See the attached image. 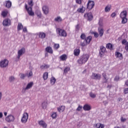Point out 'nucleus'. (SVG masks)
Instances as JSON below:
<instances>
[{
    "mask_svg": "<svg viewBox=\"0 0 128 128\" xmlns=\"http://www.w3.org/2000/svg\"><path fill=\"white\" fill-rule=\"evenodd\" d=\"M88 58H90V56L88 54H84L78 60V62L80 64H86L88 62Z\"/></svg>",
    "mask_w": 128,
    "mask_h": 128,
    "instance_id": "1",
    "label": "nucleus"
},
{
    "mask_svg": "<svg viewBox=\"0 0 128 128\" xmlns=\"http://www.w3.org/2000/svg\"><path fill=\"white\" fill-rule=\"evenodd\" d=\"M8 62H10L7 59L2 60L0 61V68H6L8 66Z\"/></svg>",
    "mask_w": 128,
    "mask_h": 128,
    "instance_id": "2",
    "label": "nucleus"
},
{
    "mask_svg": "<svg viewBox=\"0 0 128 128\" xmlns=\"http://www.w3.org/2000/svg\"><path fill=\"white\" fill-rule=\"evenodd\" d=\"M56 32H58L60 36H66V30L62 29H60V28H58L56 29Z\"/></svg>",
    "mask_w": 128,
    "mask_h": 128,
    "instance_id": "3",
    "label": "nucleus"
},
{
    "mask_svg": "<svg viewBox=\"0 0 128 128\" xmlns=\"http://www.w3.org/2000/svg\"><path fill=\"white\" fill-rule=\"evenodd\" d=\"M26 9V10L29 16H34V12H32V7L28 8V5L26 4L25 5Z\"/></svg>",
    "mask_w": 128,
    "mask_h": 128,
    "instance_id": "4",
    "label": "nucleus"
},
{
    "mask_svg": "<svg viewBox=\"0 0 128 128\" xmlns=\"http://www.w3.org/2000/svg\"><path fill=\"white\" fill-rule=\"evenodd\" d=\"M28 114L27 112H25L23 114V116L21 119V122L23 124H26V122H28Z\"/></svg>",
    "mask_w": 128,
    "mask_h": 128,
    "instance_id": "5",
    "label": "nucleus"
},
{
    "mask_svg": "<svg viewBox=\"0 0 128 128\" xmlns=\"http://www.w3.org/2000/svg\"><path fill=\"white\" fill-rule=\"evenodd\" d=\"M94 2L92 0H89L87 4V8L90 10H92V8H94Z\"/></svg>",
    "mask_w": 128,
    "mask_h": 128,
    "instance_id": "6",
    "label": "nucleus"
},
{
    "mask_svg": "<svg viewBox=\"0 0 128 128\" xmlns=\"http://www.w3.org/2000/svg\"><path fill=\"white\" fill-rule=\"evenodd\" d=\"M106 47L102 46H100V49L99 50V54L100 58L104 56V52H106Z\"/></svg>",
    "mask_w": 128,
    "mask_h": 128,
    "instance_id": "7",
    "label": "nucleus"
},
{
    "mask_svg": "<svg viewBox=\"0 0 128 128\" xmlns=\"http://www.w3.org/2000/svg\"><path fill=\"white\" fill-rule=\"evenodd\" d=\"M26 52V49L24 48H22L20 50H19L18 52V56L17 58L20 60V56L24 54Z\"/></svg>",
    "mask_w": 128,
    "mask_h": 128,
    "instance_id": "8",
    "label": "nucleus"
},
{
    "mask_svg": "<svg viewBox=\"0 0 128 128\" xmlns=\"http://www.w3.org/2000/svg\"><path fill=\"white\" fill-rule=\"evenodd\" d=\"M91 78L92 80H100V78H102V75L98 74L92 73Z\"/></svg>",
    "mask_w": 128,
    "mask_h": 128,
    "instance_id": "9",
    "label": "nucleus"
},
{
    "mask_svg": "<svg viewBox=\"0 0 128 128\" xmlns=\"http://www.w3.org/2000/svg\"><path fill=\"white\" fill-rule=\"evenodd\" d=\"M14 116L12 114H10L6 118V121L8 122H14Z\"/></svg>",
    "mask_w": 128,
    "mask_h": 128,
    "instance_id": "10",
    "label": "nucleus"
},
{
    "mask_svg": "<svg viewBox=\"0 0 128 128\" xmlns=\"http://www.w3.org/2000/svg\"><path fill=\"white\" fill-rule=\"evenodd\" d=\"M2 24L4 26H10V20L8 18L5 19L3 21Z\"/></svg>",
    "mask_w": 128,
    "mask_h": 128,
    "instance_id": "11",
    "label": "nucleus"
},
{
    "mask_svg": "<svg viewBox=\"0 0 128 128\" xmlns=\"http://www.w3.org/2000/svg\"><path fill=\"white\" fill-rule=\"evenodd\" d=\"M42 10L44 14H48V12H50V9L48 8V7L46 6H44L42 8Z\"/></svg>",
    "mask_w": 128,
    "mask_h": 128,
    "instance_id": "12",
    "label": "nucleus"
},
{
    "mask_svg": "<svg viewBox=\"0 0 128 128\" xmlns=\"http://www.w3.org/2000/svg\"><path fill=\"white\" fill-rule=\"evenodd\" d=\"M84 16L85 18L87 17L88 20H92L94 18V16H92V13H86L84 14Z\"/></svg>",
    "mask_w": 128,
    "mask_h": 128,
    "instance_id": "13",
    "label": "nucleus"
},
{
    "mask_svg": "<svg viewBox=\"0 0 128 128\" xmlns=\"http://www.w3.org/2000/svg\"><path fill=\"white\" fill-rule=\"evenodd\" d=\"M38 124L40 126H42V128H46L48 126V124H46V122H44V121L42 120H41L38 122Z\"/></svg>",
    "mask_w": 128,
    "mask_h": 128,
    "instance_id": "14",
    "label": "nucleus"
},
{
    "mask_svg": "<svg viewBox=\"0 0 128 128\" xmlns=\"http://www.w3.org/2000/svg\"><path fill=\"white\" fill-rule=\"evenodd\" d=\"M128 15V12L126 10H124L120 14V18H126V16Z\"/></svg>",
    "mask_w": 128,
    "mask_h": 128,
    "instance_id": "15",
    "label": "nucleus"
},
{
    "mask_svg": "<svg viewBox=\"0 0 128 128\" xmlns=\"http://www.w3.org/2000/svg\"><path fill=\"white\" fill-rule=\"evenodd\" d=\"M83 110H92V108H90V105L86 104L83 106Z\"/></svg>",
    "mask_w": 128,
    "mask_h": 128,
    "instance_id": "16",
    "label": "nucleus"
},
{
    "mask_svg": "<svg viewBox=\"0 0 128 128\" xmlns=\"http://www.w3.org/2000/svg\"><path fill=\"white\" fill-rule=\"evenodd\" d=\"M54 22H62V18L61 16H58L54 18Z\"/></svg>",
    "mask_w": 128,
    "mask_h": 128,
    "instance_id": "17",
    "label": "nucleus"
},
{
    "mask_svg": "<svg viewBox=\"0 0 128 128\" xmlns=\"http://www.w3.org/2000/svg\"><path fill=\"white\" fill-rule=\"evenodd\" d=\"M106 48L110 50H114V48H112V44L110 43H108L106 44Z\"/></svg>",
    "mask_w": 128,
    "mask_h": 128,
    "instance_id": "18",
    "label": "nucleus"
},
{
    "mask_svg": "<svg viewBox=\"0 0 128 128\" xmlns=\"http://www.w3.org/2000/svg\"><path fill=\"white\" fill-rule=\"evenodd\" d=\"M32 86H34V82H30L28 83L26 86V90H30V88H32Z\"/></svg>",
    "mask_w": 128,
    "mask_h": 128,
    "instance_id": "19",
    "label": "nucleus"
},
{
    "mask_svg": "<svg viewBox=\"0 0 128 128\" xmlns=\"http://www.w3.org/2000/svg\"><path fill=\"white\" fill-rule=\"evenodd\" d=\"M98 32L100 36L102 37L104 36V28H98Z\"/></svg>",
    "mask_w": 128,
    "mask_h": 128,
    "instance_id": "20",
    "label": "nucleus"
},
{
    "mask_svg": "<svg viewBox=\"0 0 128 128\" xmlns=\"http://www.w3.org/2000/svg\"><path fill=\"white\" fill-rule=\"evenodd\" d=\"M84 10H86V8L82 6V8H78L77 12H78L84 14Z\"/></svg>",
    "mask_w": 128,
    "mask_h": 128,
    "instance_id": "21",
    "label": "nucleus"
},
{
    "mask_svg": "<svg viewBox=\"0 0 128 128\" xmlns=\"http://www.w3.org/2000/svg\"><path fill=\"white\" fill-rule=\"evenodd\" d=\"M86 44H88L86 43V41L85 40V39L81 40L80 46H86Z\"/></svg>",
    "mask_w": 128,
    "mask_h": 128,
    "instance_id": "22",
    "label": "nucleus"
},
{
    "mask_svg": "<svg viewBox=\"0 0 128 128\" xmlns=\"http://www.w3.org/2000/svg\"><path fill=\"white\" fill-rule=\"evenodd\" d=\"M6 6L8 8H10V7L12 6V2L10 0L6 1Z\"/></svg>",
    "mask_w": 128,
    "mask_h": 128,
    "instance_id": "23",
    "label": "nucleus"
},
{
    "mask_svg": "<svg viewBox=\"0 0 128 128\" xmlns=\"http://www.w3.org/2000/svg\"><path fill=\"white\" fill-rule=\"evenodd\" d=\"M65 107L64 106H62L58 108V110L59 112H62L64 110Z\"/></svg>",
    "mask_w": 128,
    "mask_h": 128,
    "instance_id": "24",
    "label": "nucleus"
},
{
    "mask_svg": "<svg viewBox=\"0 0 128 128\" xmlns=\"http://www.w3.org/2000/svg\"><path fill=\"white\" fill-rule=\"evenodd\" d=\"M46 51L47 52H49V54H52V48L48 46L46 48Z\"/></svg>",
    "mask_w": 128,
    "mask_h": 128,
    "instance_id": "25",
    "label": "nucleus"
},
{
    "mask_svg": "<svg viewBox=\"0 0 128 128\" xmlns=\"http://www.w3.org/2000/svg\"><path fill=\"white\" fill-rule=\"evenodd\" d=\"M80 49H76L74 50V54L76 56L80 55Z\"/></svg>",
    "mask_w": 128,
    "mask_h": 128,
    "instance_id": "26",
    "label": "nucleus"
},
{
    "mask_svg": "<svg viewBox=\"0 0 128 128\" xmlns=\"http://www.w3.org/2000/svg\"><path fill=\"white\" fill-rule=\"evenodd\" d=\"M92 36H89L86 38L85 39V41H86V42L87 44H90V40H92Z\"/></svg>",
    "mask_w": 128,
    "mask_h": 128,
    "instance_id": "27",
    "label": "nucleus"
},
{
    "mask_svg": "<svg viewBox=\"0 0 128 128\" xmlns=\"http://www.w3.org/2000/svg\"><path fill=\"white\" fill-rule=\"evenodd\" d=\"M39 38H46V34L44 32H39Z\"/></svg>",
    "mask_w": 128,
    "mask_h": 128,
    "instance_id": "28",
    "label": "nucleus"
},
{
    "mask_svg": "<svg viewBox=\"0 0 128 128\" xmlns=\"http://www.w3.org/2000/svg\"><path fill=\"white\" fill-rule=\"evenodd\" d=\"M56 78L54 76H52L51 78H50V84H56Z\"/></svg>",
    "mask_w": 128,
    "mask_h": 128,
    "instance_id": "29",
    "label": "nucleus"
},
{
    "mask_svg": "<svg viewBox=\"0 0 128 128\" xmlns=\"http://www.w3.org/2000/svg\"><path fill=\"white\" fill-rule=\"evenodd\" d=\"M110 8H112V6L108 5L107 6H106V7L105 8V12H110Z\"/></svg>",
    "mask_w": 128,
    "mask_h": 128,
    "instance_id": "30",
    "label": "nucleus"
},
{
    "mask_svg": "<svg viewBox=\"0 0 128 128\" xmlns=\"http://www.w3.org/2000/svg\"><path fill=\"white\" fill-rule=\"evenodd\" d=\"M38 18H42V12L40 10H37L35 12Z\"/></svg>",
    "mask_w": 128,
    "mask_h": 128,
    "instance_id": "31",
    "label": "nucleus"
},
{
    "mask_svg": "<svg viewBox=\"0 0 128 128\" xmlns=\"http://www.w3.org/2000/svg\"><path fill=\"white\" fill-rule=\"evenodd\" d=\"M48 72H45L43 74V78L44 80H48Z\"/></svg>",
    "mask_w": 128,
    "mask_h": 128,
    "instance_id": "32",
    "label": "nucleus"
},
{
    "mask_svg": "<svg viewBox=\"0 0 128 128\" xmlns=\"http://www.w3.org/2000/svg\"><path fill=\"white\" fill-rule=\"evenodd\" d=\"M89 96L90 98H96V94H95L92 92H90L89 94Z\"/></svg>",
    "mask_w": 128,
    "mask_h": 128,
    "instance_id": "33",
    "label": "nucleus"
},
{
    "mask_svg": "<svg viewBox=\"0 0 128 128\" xmlns=\"http://www.w3.org/2000/svg\"><path fill=\"white\" fill-rule=\"evenodd\" d=\"M115 54L116 58H122V54L120 52H116Z\"/></svg>",
    "mask_w": 128,
    "mask_h": 128,
    "instance_id": "34",
    "label": "nucleus"
},
{
    "mask_svg": "<svg viewBox=\"0 0 128 128\" xmlns=\"http://www.w3.org/2000/svg\"><path fill=\"white\" fill-rule=\"evenodd\" d=\"M68 57L66 54H63L60 56V60H66Z\"/></svg>",
    "mask_w": 128,
    "mask_h": 128,
    "instance_id": "35",
    "label": "nucleus"
},
{
    "mask_svg": "<svg viewBox=\"0 0 128 128\" xmlns=\"http://www.w3.org/2000/svg\"><path fill=\"white\" fill-rule=\"evenodd\" d=\"M24 28V26L22 23H19L18 26V30H20Z\"/></svg>",
    "mask_w": 128,
    "mask_h": 128,
    "instance_id": "36",
    "label": "nucleus"
},
{
    "mask_svg": "<svg viewBox=\"0 0 128 128\" xmlns=\"http://www.w3.org/2000/svg\"><path fill=\"white\" fill-rule=\"evenodd\" d=\"M15 80H16V78L14 76H10L9 77L10 82H14Z\"/></svg>",
    "mask_w": 128,
    "mask_h": 128,
    "instance_id": "37",
    "label": "nucleus"
},
{
    "mask_svg": "<svg viewBox=\"0 0 128 128\" xmlns=\"http://www.w3.org/2000/svg\"><path fill=\"white\" fill-rule=\"evenodd\" d=\"M122 20V24H126L128 22V18H121Z\"/></svg>",
    "mask_w": 128,
    "mask_h": 128,
    "instance_id": "38",
    "label": "nucleus"
},
{
    "mask_svg": "<svg viewBox=\"0 0 128 128\" xmlns=\"http://www.w3.org/2000/svg\"><path fill=\"white\" fill-rule=\"evenodd\" d=\"M50 68V65L48 64H44L40 66V68L44 70V68Z\"/></svg>",
    "mask_w": 128,
    "mask_h": 128,
    "instance_id": "39",
    "label": "nucleus"
},
{
    "mask_svg": "<svg viewBox=\"0 0 128 128\" xmlns=\"http://www.w3.org/2000/svg\"><path fill=\"white\" fill-rule=\"evenodd\" d=\"M42 108L46 109V106H48V102H44L42 103Z\"/></svg>",
    "mask_w": 128,
    "mask_h": 128,
    "instance_id": "40",
    "label": "nucleus"
},
{
    "mask_svg": "<svg viewBox=\"0 0 128 128\" xmlns=\"http://www.w3.org/2000/svg\"><path fill=\"white\" fill-rule=\"evenodd\" d=\"M28 4L30 6H34V0H28Z\"/></svg>",
    "mask_w": 128,
    "mask_h": 128,
    "instance_id": "41",
    "label": "nucleus"
},
{
    "mask_svg": "<svg viewBox=\"0 0 128 128\" xmlns=\"http://www.w3.org/2000/svg\"><path fill=\"white\" fill-rule=\"evenodd\" d=\"M26 76L28 78H32V71H30L28 74L27 73Z\"/></svg>",
    "mask_w": 128,
    "mask_h": 128,
    "instance_id": "42",
    "label": "nucleus"
},
{
    "mask_svg": "<svg viewBox=\"0 0 128 128\" xmlns=\"http://www.w3.org/2000/svg\"><path fill=\"white\" fill-rule=\"evenodd\" d=\"M70 68L68 67H66L64 70V74H68V72H70Z\"/></svg>",
    "mask_w": 128,
    "mask_h": 128,
    "instance_id": "43",
    "label": "nucleus"
},
{
    "mask_svg": "<svg viewBox=\"0 0 128 128\" xmlns=\"http://www.w3.org/2000/svg\"><path fill=\"white\" fill-rule=\"evenodd\" d=\"M20 78H22V80H24V78L26 76V74H20Z\"/></svg>",
    "mask_w": 128,
    "mask_h": 128,
    "instance_id": "44",
    "label": "nucleus"
},
{
    "mask_svg": "<svg viewBox=\"0 0 128 128\" xmlns=\"http://www.w3.org/2000/svg\"><path fill=\"white\" fill-rule=\"evenodd\" d=\"M120 121L122 122H126V118H124L122 116L120 118Z\"/></svg>",
    "mask_w": 128,
    "mask_h": 128,
    "instance_id": "45",
    "label": "nucleus"
},
{
    "mask_svg": "<svg viewBox=\"0 0 128 128\" xmlns=\"http://www.w3.org/2000/svg\"><path fill=\"white\" fill-rule=\"evenodd\" d=\"M82 106L79 105L76 110L77 112H80V110H82Z\"/></svg>",
    "mask_w": 128,
    "mask_h": 128,
    "instance_id": "46",
    "label": "nucleus"
},
{
    "mask_svg": "<svg viewBox=\"0 0 128 128\" xmlns=\"http://www.w3.org/2000/svg\"><path fill=\"white\" fill-rule=\"evenodd\" d=\"M51 116L53 118H56V112H53L52 114L51 115Z\"/></svg>",
    "mask_w": 128,
    "mask_h": 128,
    "instance_id": "47",
    "label": "nucleus"
},
{
    "mask_svg": "<svg viewBox=\"0 0 128 128\" xmlns=\"http://www.w3.org/2000/svg\"><path fill=\"white\" fill-rule=\"evenodd\" d=\"M80 38H82V40H86V34H82L80 36Z\"/></svg>",
    "mask_w": 128,
    "mask_h": 128,
    "instance_id": "48",
    "label": "nucleus"
},
{
    "mask_svg": "<svg viewBox=\"0 0 128 128\" xmlns=\"http://www.w3.org/2000/svg\"><path fill=\"white\" fill-rule=\"evenodd\" d=\"M93 34H94V38H98V33L97 32H93Z\"/></svg>",
    "mask_w": 128,
    "mask_h": 128,
    "instance_id": "49",
    "label": "nucleus"
},
{
    "mask_svg": "<svg viewBox=\"0 0 128 128\" xmlns=\"http://www.w3.org/2000/svg\"><path fill=\"white\" fill-rule=\"evenodd\" d=\"M114 82H118L120 80V76H116L114 78Z\"/></svg>",
    "mask_w": 128,
    "mask_h": 128,
    "instance_id": "50",
    "label": "nucleus"
},
{
    "mask_svg": "<svg viewBox=\"0 0 128 128\" xmlns=\"http://www.w3.org/2000/svg\"><path fill=\"white\" fill-rule=\"evenodd\" d=\"M102 76L104 78V80H106L108 78V76H106V73H102Z\"/></svg>",
    "mask_w": 128,
    "mask_h": 128,
    "instance_id": "51",
    "label": "nucleus"
},
{
    "mask_svg": "<svg viewBox=\"0 0 128 128\" xmlns=\"http://www.w3.org/2000/svg\"><path fill=\"white\" fill-rule=\"evenodd\" d=\"M2 16H4V18L6 16L8 15V13L6 12H2Z\"/></svg>",
    "mask_w": 128,
    "mask_h": 128,
    "instance_id": "52",
    "label": "nucleus"
},
{
    "mask_svg": "<svg viewBox=\"0 0 128 128\" xmlns=\"http://www.w3.org/2000/svg\"><path fill=\"white\" fill-rule=\"evenodd\" d=\"M98 24H99L100 26H102L104 25V24L102 23V20H100L99 22H98Z\"/></svg>",
    "mask_w": 128,
    "mask_h": 128,
    "instance_id": "53",
    "label": "nucleus"
},
{
    "mask_svg": "<svg viewBox=\"0 0 128 128\" xmlns=\"http://www.w3.org/2000/svg\"><path fill=\"white\" fill-rule=\"evenodd\" d=\"M54 46L55 48H56V50H58V48H60V44H54Z\"/></svg>",
    "mask_w": 128,
    "mask_h": 128,
    "instance_id": "54",
    "label": "nucleus"
},
{
    "mask_svg": "<svg viewBox=\"0 0 128 128\" xmlns=\"http://www.w3.org/2000/svg\"><path fill=\"white\" fill-rule=\"evenodd\" d=\"M124 92L125 94H128V88H124Z\"/></svg>",
    "mask_w": 128,
    "mask_h": 128,
    "instance_id": "55",
    "label": "nucleus"
},
{
    "mask_svg": "<svg viewBox=\"0 0 128 128\" xmlns=\"http://www.w3.org/2000/svg\"><path fill=\"white\" fill-rule=\"evenodd\" d=\"M26 90H28V89L26 88H23L22 90V94H24L26 92Z\"/></svg>",
    "mask_w": 128,
    "mask_h": 128,
    "instance_id": "56",
    "label": "nucleus"
},
{
    "mask_svg": "<svg viewBox=\"0 0 128 128\" xmlns=\"http://www.w3.org/2000/svg\"><path fill=\"white\" fill-rule=\"evenodd\" d=\"M76 2L78 4H82V0H76Z\"/></svg>",
    "mask_w": 128,
    "mask_h": 128,
    "instance_id": "57",
    "label": "nucleus"
},
{
    "mask_svg": "<svg viewBox=\"0 0 128 128\" xmlns=\"http://www.w3.org/2000/svg\"><path fill=\"white\" fill-rule=\"evenodd\" d=\"M126 44V40L124 39L122 41V44Z\"/></svg>",
    "mask_w": 128,
    "mask_h": 128,
    "instance_id": "58",
    "label": "nucleus"
},
{
    "mask_svg": "<svg viewBox=\"0 0 128 128\" xmlns=\"http://www.w3.org/2000/svg\"><path fill=\"white\" fill-rule=\"evenodd\" d=\"M116 16V12H113V13H112V14H111V16H112V18H114Z\"/></svg>",
    "mask_w": 128,
    "mask_h": 128,
    "instance_id": "59",
    "label": "nucleus"
},
{
    "mask_svg": "<svg viewBox=\"0 0 128 128\" xmlns=\"http://www.w3.org/2000/svg\"><path fill=\"white\" fill-rule=\"evenodd\" d=\"M23 32H28V29H26V27L23 28Z\"/></svg>",
    "mask_w": 128,
    "mask_h": 128,
    "instance_id": "60",
    "label": "nucleus"
},
{
    "mask_svg": "<svg viewBox=\"0 0 128 128\" xmlns=\"http://www.w3.org/2000/svg\"><path fill=\"white\" fill-rule=\"evenodd\" d=\"M96 128H100V124L98 123V124H96Z\"/></svg>",
    "mask_w": 128,
    "mask_h": 128,
    "instance_id": "61",
    "label": "nucleus"
},
{
    "mask_svg": "<svg viewBox=\"0 0 128 128\" xmlns=\"http://www.w3.org/2000/svg\"><path fill=\"white\" fill-rule=\"evenodd\" d=\"M103 103L104 104V106H106L108 104V101H104Z\"/></svg>",
    "mask_w": 128,
    "mask_h": 128,
    "instance_id": "62",
    "label": "nucleus"
},
{
    "mask_svg": "<svg viewBox=\"0 0 128 128\" xmlns=\"http://www.w3.org/2000/svg\"><path fill=\"white\" fill-rule=\"evenodd\" d=\"M104 125L100 124V127L99 128H104Z\"/></svg>",
    "mask_w": 128,
    "mask_h": 128,
    "instance_id": "63",
    "label": "nucleus"
},
{
    "mask_svg": "<svg viewBox=\"0 0 128 128\" xmlns=\"http://www.w3.org/2000/svg\"><path fill=\"white\" fill-rule=\"evenodd\" d=\"M125 84H126V86H128V80L126 82Z\"/></svg>",
    "mask_w": 128,
    "mask_h": 128,
    "instance_id": "64",
    "label": "nucleus"
}]
</instances>
